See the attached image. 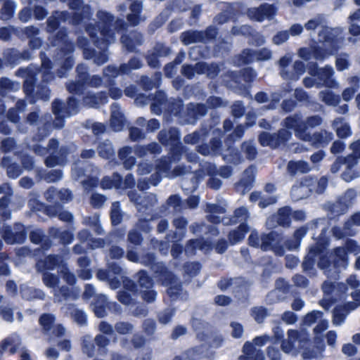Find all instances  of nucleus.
Wrapping results in <instances>:
<instances>
[{
  "label": "nucleus",
  "instance_id": "f257e3e1",
  "mask_svg": "<svg viewBox=\"0 0 360 360\" xmlns=\"http://www.w3.org/2000/svg\"><path fill=\"white\" fill-rule=\"evenodd\" d=\"M97 17L99 20V37L94 39L95 33L94 30L95 28L92 27L91 24L87 25L86 32L98 48V53H96L95 51H91L86 47L88 41L84 37L79 38L78 44L83 49L84 55L86 59L94 58V62L96 64L102 65L108 60V55L106 53L107 45L114 42L115 30L122 27V20H117L114 22L112 16L103 11H99L97 13Z\"/></svg>",
  "mask_w": 360,
  "mask_h": 360
},
{
  "label": "nucleus",
  "instance_id": "f03ea898",
  "mask_svg": "<svg viewBox=\"0 0 360 360\" xmlns=\"http://www.w3.org/2000/svg\"><path fill=\"white\" fill-rule=\"evenodd\" d=\"M322 249L323 246L319 243H316L315 245L310 247L303 262L304 269H310L318 258L319 259L318 266L320 269L326 270V272L328 274L331 271L330 267L334 269H345L347 267L348 265V252L345 246L334 249L332 253L333 259V265L329 264L326 257H321Z\"/></svg>",
  "mask_w": 360,
  "mask_h": 360
},
{
  "label": "nucleus",
  "instance_id": "7ed1b4c3",
  "mask_svg": "<svg viewBox=\"0 0 360 360\" xmlns=\"http://www.w3.org/2000/svg\"><path fill=\"white\" fill-rule=\"evenodd\" d=\"M300 118L298 116L288 117L284 120L283 126L287 129H292L295 135L300 139L309 142L316 148L327 145L333 137L330 132L321 131L314 134L304 133V128L300 125Z\"/></svg>",
  "mask_w": 360,
  "mask_h": 360
},
{
  "label": "nucleus",
  "instance_id": "20e7f679",
  "mask_svg": "<svg viewBox=\"0 0 360 360\" xmlns=\"http://www.w3.org/2000/svg\"><path fill=\"white\" fill-rule=\"evenodd\" d=\"M329 32L328 29L322 28L318 34V42L321 46H312L307 48H301L298 51V55L305 60L311 58L316 60H323L330 55H333L338 50V46L336 44L328 43L326 37H322L323 34Z\"/></svg>",
  "mask_w": 360,
  "mask_h": 360
},
{
  "label": "nucleus",
  "instance_id": "39448f33",
  "mask_svg": "<svg viewBox=\"0 0 360 360\" xmlns=\"http://www.w3.org/2000/svg\"><path fill=\"white\" fill-rule=\"evenodd\" d=\"M309 74L317 79V86H326L329 88H337L338 83L332 78L334 70L332 67L326 66L323 68H318L316 63L309 68Z\"/></svg>",
  "mask_w": 360,
  "mask_h": 360
},
{
  "label": "nucleus",
  "instance_id": "423d86ee",
  "mask_svg": "<svg viewBox=\"0 0 360 360\" xmlns=\"http://www.w3.org/2000/svg\"><path fill=\"white\" fill-rule=\"evenodd\" d=\"M169 169L170 163H169L166 160H160L156 166L155 174L151 176V181L150 184L151 185L156 186L160 182V176L162 175L173 178L183 175L188 171V169L181 165L176 167L171 172H169Z\"/></svg>",
  "mask_w": 360,
  "mask_h": 360
},
{
  "label": "nucleus",
  "instance_id": "0eeeda50",
  "mask_svg": "<svg viewBox=\"0 0 360 360\" xmlns=\"http://www.w3.org/2000/svg\"><path fill=\"white\" fill-rule=\"evenodd\" d=\"M78 105L75 99L72 98H70L68 103L67 106L65 108V112L63 110V103L58 101L56 100L53 103V112L56 115V120L54 122V124L58 128H61L64 125L63 116L64 113H65L68 116L74 115L77 112Z\"/></svg>",
  "mask_w": 360,
  "mask_h": 360
},
{
  "label": "nucleus",
  "instance_id": "6e6552de",
  "mask_svg": "<svg viewBox=\"0 0 360 360\" xmlns=\"http://www.w3.org/2000/svg\"><path fill=\"white\" fill-rule=\"evenodd\" d=\"M354 302H349L344 307H336L333 312V323L335 326L341 325L347 315V314L358 306H360V290H356L352 293Z\"/></svg>",
  "mask_w": 360,
  "mask_h": 360
},
{
  "label": "nucleus",
  "instance_id": "1a4fd4ad",
  "mask_svg": "<svg viewBox=\"0 0 360 360\" xmlns=\"http://www.w3.org/2000/svg\"><path fill=\"white\" fill-rule=\"evenodd\" d=\"M276 11L273 5L264 4L259 7L248 9L246 14L250 20L262 22L264 20H272L276 15Z\"/></svg>",
  "mask_w": 360,
  "mask_h": 360
},
{
  "label": "nucleus",
  "instance_id": "9d476101",
  "mask_svg": "<svg viewBox=\"0 0 360 360\" xmlns=\"http://www.w3.org/2000/svg\"><path fill=\"white\" fill-rule=\"evenodd\" d=\"M291 137V132L287 129H282L278 134L271 135L269 133L264 132L260 134L259 141L264 146H270L276 148L280 144L285 143Z\"/></svg>",
  "mask_w": 360,
  "mask_h": 360
},
{
  "label": "nucleus",
  "instance_id": "9b49d317",
  "mask_svg": "<svg viewBox=\"0 0 360 360\" xmlns=\"http://www.w3.org/2000/svg\"><path fill=\"white\" fill-rule=\"evenodd\" d=\"M315 184L314 179L307 176L295 184L291 190V196L294 200H299L308 197L313 191Z\"/></svg>",
  "mask_w": 360,
  "mask_h": 360
},
{
  "label": "nucleus",
  "instance_id": "f8f14e48",
  "mask_svg": "<svg viewBox=\"0 0 360 360\" xmlns=\"http://www.w3.org/2000/svg\"><path fill=\"white\" fill-rule=\"evenodd\" d=\"M219 71V69L217 65L208 66L204 63H198L194 68L189 65H184L182 68V74L188 78L193 77L195 72L198 74L207 73L210 77H213L217 75Z\"/></svg>",
  "mask_w": 360,
  "mask_h": 360
},
{
  "label": "nucleus",
  "instance_id": "ddd939ff",
  "mask_svg": "<svg viewBox=\"0 0 360 360\" xmlns=\"http://www.w3.org/2000/svg\"><path fill=\"white\" fill-rule=\"evenodd\" d=\"M241 63H249L255 60H268L272 57V52L267 48L256 51L245 49L240 55Z\"/></svg>",
  "mask_w": 360,
  "mask_h": 360
},
{
  "label": "nucleus",
  "instance_id": "4468645a",
  "mask_svg": "<svg viewBox=\"0 0 360 360\" xmlns=\"http://www.w3.org/2000/svg\"><path fill=\"white\" fill-rule=\"evenodd\" d=\"M60 44L63 46V47L61 48L63 56H67L63 67L66 70L70 69L73 65V61L72 58L68 55L73 51V46L66 38L65 32L62 30L59 32L53 46H59Z\"/></svg>",
  "mask_w": 360,
  "mask_h": 360
},
{
  "label": "nucleus",
  "instance_id": "2eb2a0df",
  "mask_svg": "<svg viewBox=\"0 0 360 360\" xmlns=\"http://www.w3.org/2000/svg\"><path fill=\"white\" fill-rule=\"evenodd\" d=\"M300 334L297 330L290 329L287 333V338L281 342V349L283 352L295 356L298 354V349L295 345L299 341Z\"/></svg>",
  "mask_w": 360,
  "mask_h": 360
},
{
  "label": "nucleus",
  "instance_id": "dca6fc26",
  "mask_svg": "<svg viewBox=\"0 0 360 360\" xmlns=\"http://www.w3.org/2000/svg\"><path fill=\"white\" fill-rule=\"evenodd\" d=\"M15 231L10 229L8 226L4 227L3 237L5 241L10 244L22 243L25 239V233L23 226L16 224Z\"/></svg>",
  "mask_w": 360,
  "mask_h": 360
},
{
  "label": "nucleus",
  "instance_id": "f3484780",
  "mask_svg": "<svg viewBox=\"0 0 360 360\" xmlns=\"http://www.w3.org/2000/svg\"><path fill=\"white\" fill-rule=\"evenodd\" d=\"M70 8L76 11L75 13L74 22L76 24L80 23V21L84 19H89L91 15L90 8L87 5H84L82 0H70Z\"/></svg>",
  "mask_w": 360,
  "mask_h": 360
},
{
  "label": "nucleus",
  "instance_id": "a211bd4d",
  "mask_svg": "<svg viewBox=\"0 0 360 360\" xmlns=\"http://www.w3.org/2000/svg\"><path fill=\"white\" fill-rule=\"evenodd\" d=\"M88 167L89 169L85 170L86 174H83L82 172L80 173V171L79 170V168H77V166H75L72 169V176L76 179H79L82 176H86V178H87L86 179H85L84 180H82V183L85 190H87V189L90 188L91 187L96 186L98 183V177L96 176V175H94L91 173V172L92 171L93 172L96 173V174H97L96 169H95V171H93L91 166H90V165H88Z\"/></svg>",
  "mask_w": 360,
  "mask_h": 360
},
{
  "label": "nucleus",
  "instance_id": "6ab92c4d",
  "mask_svg": "<svg viewBox=\"0 0 360 360\" xmlns=\"http://www.w3.org/2000/svg\"><path fill=\"white\" fill-rule=\"evenodd\" d=\"M274 233H270L260 238H259L257 232L252 231L248 238L249 244L254 247L261 246L264 250H267L273 247V239Z\"/></svg>",
  "mask_w": 360,
  "mask_h": 360
},
{
  "label": "nucleus",
  "instance_id": "aec40b11",
  "mask_svg": "<svg viewBox=\"0 0 360 360\" xmlns=\"http://www.w3.org/2000/svg\"><path fill=\"white\" fill-rule=\"evenodd\" d=\"M352 150H354V154L352 156H349L347 159V162L348 164V169L343 172L342 174V178L346 181H350L354 178L356 177L353 174H352L351 167L354 165H356L357 161L356 158L360 157V142L354 143L351 145Z\"/></svg>",
  "mask_w": 360,
  "mask_h": 360
},
{
  "label": "nucleus",
  "instance_id": "412c9836",
  "mask_svg": "<svg viewBox=\"0 0 360 360\" xmlns=\"http://www.w3.org/2000/svg\"><path fill=\"white\" fill-rule=\"evenodd\" d=\"M77 72L78 74V81L77 83L70 82L67 88L70 92L79 93L81 90V87L87 82L88 75L86 73V68L84 65H79L77 68Z\"/></svg>",
  "mask_w": 360,
  "mask_h": 360
},
{
  "label": "nucleus",
  "instance_id": "4be33fe9",
  "mask_svg": "<svg viewBox=\"0 0 360 360\" xmlns=\"http://www.w3.org/2000/svg\"><path fill=\"white\" fill-rule=\"evenodd\" d=\"M124 124V117L117 103L111 106L110 126L115 131L122 130Z\"/></svg>",
  "mask_w": 360,
  "mask_h": 360
},
{
  "label": "nucleus",
  "instance_id": "5701e85b",
  "mask_svg": "<svg viewBox=\"0 0 360 360\" xmlns=\"http://www.w3.org/2000/svg\"><path fill=\"white\" fill-rule=\"evenodd\" d=\"M321 18L320 17H316L311 20H309L306 24H305V28L308 31L314 30L316 28H319V33L322 30V28H326L329 30V32L326 34H323L322 37H326L328 43L332 44H338V40L335 39L333 37H332V32L333 30L326 27H323L321 25Z\"/></svg>",
  "mask_w": 360,
  "mask_h": 360
},
{
  "label": "nucleus",
  "instance_id": "b1692460",
  "mask_svg": "<svg viewBox=\"0 0 360 360\" xmlns=\"http://www.w3.org/2000/svg\"><path fill=\"white\" fill-rule=\"evenodd\" d=\"M253 181L254 169L252 167H249L244 172L242 179L237 184V191L242 195H244L248 191L250 190Z\"/></svg>",
  "mask_w": 360,
  "mask_h": 360
},
{
  "label": "nucleus",
  "instance_id": "393cba45",
  "mask_svg": "<svg viewBox=\"0 0 360 360\" xmlns=\"http://www.w3.org/2000/svg\"><path fill=\"white\" fill-rule=\"evenodd\" d=\"M244 355L239 357L240 360H264V356L253 344L246 342L243 346Z\"/></svg>",
  "mask_w": 360,
  "mask_h": 360
},
{
  "label": "nucleus",
  "instance_id": "a878e982",
  "mask_svg": "<svg viewBox=\"0 0 360 360\" xmlns=\"http://www.w3.org/2000/svg\"><path fill=\"white\" fill-rule=\"evenodd\" d=\"M207 212L209 213L207 215V219L213 224H218L220 221H223L224 224L228 222L224 221V217L223 215L225 212V209L223 207L209 205L207 207Z\"/></svg>",
  "mask_w": 360,
  "mask_h": 360
},
{
  "label": "nucleus",
  "instance_id": "bb28decb",
  "mask_svg": "<svg viewBox=\"0 0 360 360\" xmlns=\"http://www.w3.org/2000/svg\"><path fill=\"white\" fill-rule=\"evenodd\" d=\"M158 138L163 144L176 146L179 139V133L175 128L162 130L159 133Z\"/></svg>",
  "mask_w": 360,
  "mask_h": 360
},
{
  "label": "nucleus",
  "instance_id": "cd10ccee",
  "mask_svg": "<svg viewBox=\"0 0 360 360\" xmlns=\"http://www.w3.org/2000/svg\"><path fill=\"white\" fill-rule=\"evenodd\" d=\"M63 258L59 256L49 255L44 259L39 260L37 266L39 271L52 270L63 263Z\"/></svg>",
  "mask_w": 360,
  "mask_h": 360
},
{
  "label": "nucleus",
  "instance_id": "c85d7f7f",
  "mask_svg": "<svg viewBox=\"0 0 360 360\" xmlns=\"http://www.w3.org/2000/svg\"><path fill=\"white\" fill-rule=\"evenodd\" d=\"M250 200L252 202H258L259 206L264 208L269 205L274 204L276 202V198L259 192H253L250 196Z\"/></svg>",
  "mask_w": 360,
  "mask_h": 360
},
{
  "label": "nucleus",
  "instance_id": "c756f323",
  "mask_svg": "<svg viewBox=\"0 0 360 360\" xmlns=\"http://www.w3.org/2000/svg\"><path fill=\"white\" fill-rule=\"evenodd\" d=\"M131 153L132 148L128 146L123 147L119 150V158L127 169H131L136 164V158L131 155Z\"/></svg>",
  "mask_w": 360,
  "mask_h": 360
},
{
  "label": "nucleus",
  "instance_id": "7c9ffc66",
  "mask_svg": "<svg viewBox=\"0 0 360 360\" xmlns=\"http://www.w3.org/2000/svg\"><path fill=\"white\" fill-rule=\"evenodd\" d=\"M141 41L142 36L137 32H131L122 37L123 46L129 51H132L136 46L140 45Z\"/></svg>",
  "mask_w": 360,
  "mask_h": 360
},
{
  "label": "nucleus",
  "instance_id": "2f4dec72",
  "mask_svg": "<svg viewBox=\"0 0 360 360\" xmlns=\"http://www.w3.org/2000/svg\"><path fill=\"white\" fill-rule=\"evenodd\" d=\"M110 303L108 302L104 295H99L94 303L93 310L98 317H103L107 314L106 309L110 308Z\"/></svg>",
  "mask_w": 360,
  "mask_h": 360
},
{
  "label": "nucleus",
  "instance_id": "473e14b6",
  "mask_svg": "<svg viewBox=\"0 0 360 360\" xmlns=\"http://www.w3.org/2000/svg\"><path fill=\"white\" fill-rule=\"evenodd\" d=\"M20 345V339L17 334H12L6 338L1 343V347L3 351H6L9 349L11 354H14L17 352Z\"/></svg>",
  "mask_w": 360,
  "mask_h": 360
},
{
  "label": "nucleus",
  "instance_id": "72a5a7b5",
  "mask_svg": "<svg viewBox=\"0 0 360 360\" xmlns=\"http://www.w3.org/2000/svg\"><path fill=\"white\" fill-rule=\"evenodd\" d=\"M311 169L308 162L302 160L290 161L288 165V171L292 175H295L297 173H306Z\"/></svg>",
  "mask_w": 360,
  "mask_h": 360
},
{
  "label": "nucleus",
  "instance_id": "f704fd0d",
  "mask_svg": "<svg viewBox=\"0 0 360 360\" xmlns=\"http://www.w3.org/2000/svg\"><path fill=\"white\" fill-rule=\"evenodd\" d=\"M160 147L156 143H152L148 146H138L134 148V153L139 158H143L148 153H160Z\"/></svg>",
  "mask_w": 360,
  "mask_h": 360
},
{
  "label": "nucleus",
  "instance_id": "c9c22d12",
  "mask_svg": "<svg viewBox=\"0 0 360 360\" xmlns=\"http://www.w3.org/2000/svg\"><path fill=\"white\" fill-rule=\"evenodd\" d=\"M333 128L335 129L337 135L340 138H346L351 134L350 127L347 123L345 122L342 118H338L333 122Z\"/></svg>",
  "mask_w": 360,
  "mask_h": 360
},
{
  "label": "nucleus",
  "instance_id": "e433bc0d",
  "mask_svg": "<svg viewBox=\"0 0 360 360\" xmlns=\"http://www.w3.org/2000/svg\"><path fill=\"white\" fill-rule=\"evenodd\" d=\"M167 102L165 96L163 92H158L155 97L154 101L151 103V110L155 114L159 115L162 109H166Z\"/></svg>",
  "mask_w": 360,
  "mask_h": 360
},
{
  "label": "nucleus",
  "instance_id": "4c0bfd02",
  "mask_svg": "<svg viewBox=\"0 0 360 360\" xmlns=\"http://www.w3.org/2000/svg\"><path fill=\"white\" fill-rule=\"evenodd\" d=\"M248 231V226L245 224H241L237 229L229 233V239L230 243L233 245L240 242Z\"/></svg>",
  "mask_w": 360,
  "mask_h": 360
},
{
  "label": "nucleus",
  "instance_id": "58836bf2",
  "mask_svg": "<svg viewBox=\"0 0 360 360\" xmlns=\"http://www.w3.org/2000/svg\"><path fill=\"white\" fill-rule=\"evenodd\" d=\"M195 249L207 251L211 249L210 242H202L201 239L191 240L186 247V252L188 254H193Z\"/></svg>",
  "mask_w": 360,
  "mask_h": 360
},
{
  "label": "nucleus",
  "instance_id": "ea45409f",
  "mask_svg": "<svg viewBox=\"0 0 360 360\" xmlns=\"http://www.w3.org/2000/svg\"><path fill=\"white\" fill-rule=\"evenodd\" d=\"M108 98L103 93L98 95L86 96L84 98V103L89 107H97L100 104L106 103Z\"/></svg>",
  "mask_w": 360,
  "mask_h": 360
},
{
  "label": "nucleus",
  "instance_id": "a19ab883",
  "mask_svg": "<svg viewBox=\"0 0 360 360\" xmlns=\"http://www.w3.org/2000/svg\"><path fill=\"white\" fill-rule=\"evenodd\" d=\"M206 348L205 347H195L188 350L183 356L184 360H198L206 355L205 351Z\"/></svg>",
  "mask_w": 360,
  "mask_h": 360
},
{
  "label": "nucleus",
  "instance_id": "79ce46f5",
  "mask_svg": "<svg viewBox=\"0 0 360 360\" xmlns=\"http://www.w3.org/2000/svg\"><path fill=\"white\" fill-rule=\"evenodd\" d=\"M323 350H324L323 345H321V347H306L302 352V356L304 359H307V360H311L314 359H316L321 355Z\"/></svg>",
  "mask_w": 360,
  "mask_h": 360
},
{
  "label": "nucleus",
  "instance_id": "37998d69",
  "mask_svg": "<svg viewBox=\"0 0 360 360\" xmlns=\"http://www.w3.org/2000/svg\"><path fill=\"white\" fill-rule=\"evenodd\" d=\"M58 146V141L54 139L50 140L49 143V148L45 147H42L39 144H33L31 146L32 150L38 155H44L47 153H50L51 155L53 154L55 148Z\"/></svg>",
  "mask_w": 360,
  "mask_h": 360
},
{
  "label": "nucleus",
  "instance_id": "c03bdc74",
  "mask_svg": "<svg viewBox=\"0 0 360 360\" xmlns=\"http://www.w3.org/2000/svg\"><path fill=\"white\" fill-rule=\"evenodd\" d=\"M101 186L104 189L117 188L120 186V176L115 173L111 177L106 176L101 181Z\"/></svg>",
  "mask_w": 360,
  "mask_h": 360
},
{
  "label": "nucleus",
  "instance_id": "a18cd8bd",
  "mask_svg": "<svg viewBox=\"0 0 360 360\" xmlns=\"http://www.w3.org/2000/svg\"><path fill=\"white\" fill-rule=\"evenodd\" d=\"M298 116L300 118V125L304 128V133H307V130L309 128H313L321 124L322 120L318 115H314L308 117L306 120L303 121L299 115H294L292 117Z\"/></svg>",
  "mask_w": 360,
  "mask_h": 360
},
{
  "label": "nucleus",
  "instance_id": "49530a36",
  "mask_svg": "<svg viewBox=\"0 0 360 360\" xmlns=\"http://www.w3.org/2000/svg\"><path fill=\"white\" fill-rule=\"evenodd\" d=\"M320 98L328 105H336L340 103V98L338 95L333 94L329 90H324L320 92Z\"/></svg>",
  "mask_w": 360,
  "mask_h": 360
},
{
  "label": "nucleus",
  "instance_id": "de8ad7c7",
  "mask_svg": "<svg viewBox=\"0 0 360 360\" xmlns=\"http://www.w3.org/2000/svg\"><path fill=\"white\" fill-rule=\"evenodd\" d=\"M20 293L22 297L26 300H30L36 297L43 299L44 297V294L42 292L27 285H22L21 287Z\"/></svg>",
  "mask_w": 360,
  "mask_h": 360
},
{
  "label": "nucleus",
  "instance_id": "09e8293b",
  "mask_svg": "<svg viewBox=\"0 0 360 360\" xmlns=\"http://www.w3.org/2000/svg\"><path fill=\"white\" fill-rule=\"evenodd\" d=\"M129 198L138 205H143V207H148V206L153 205L156 201V196L153 194L145 195L143 197L135 198L133 193L129 194Z\"/></svg>",
  "mask_w": 360,
  "mask_h": 360
},
{
  "label": "nucleus",
  "instance_id": "8fccbe9b",
  "mask_svg": "<svg viewBox=\"0 0 360 360\" xmlns=\"http://www.w3.org/2000/svg\"><path fill=\"white\" fill-rule=\"evenodd\" d=\"M291 210L289 207H283L278 210L276 216L278 224L289 226L291 219Z\"/></svg>",
  "mask_w": 360,
  "mask_h": 360
},
{
  "label": "nucleus",
  "instance_id": "3c124183",
  "mask_svg": "<svg viewBox=\"0 0 360 360\" xmlns=\"http://www.w3.org/2000/svg\"><path fill=\"white\" fill-rule=\"evenodd\" d=\"M293 72H289L286 79L297 80L300 75L304 74L305 72L304 63L300 60L295 61L293 65Z\"/></svg>",
  "mask_w": 360,
  "mask_h": 360
},
{
  "label": "nucleus",
  "instance_id": "603ef678",
  "mask_svg": "<svg viewBox=\"0 0 360 360\" xmlns=\"http://www.w3.org/2000/svg\"><path fill=\"white\" fill-rule=\"evenodd\" d=\"M126 68V65H122L120 69H117L114 66H108L104 70V77L110 80L111 77L115 78L120 73H127L128 70H127Z\"/></svg>",
  "mask_w": 360,
  "mask_h": 360
},
{
  "label": "nucleus",
  "instance_id": "864d4df0",
  "mask_svg": "<svg viewBox=\"0 0 360 360\" xmlns=\"http://www.w3.org/2000/svg\"><path fill=\"white\" fill-rule=\"evenodd\" d=\"M15 4L13 1H6L0 12V18L4 20H8L13 14Z\"/></svg>",
  "mask_w": 360,
  "mask_h": 360
},
{
  "label": "nucleus",
  "instance_id": "5fc2aeb1",
  "mask_svg": "<svg viewBox=\"0 0 360 360\" xmlns=\"http://www.w3.org/2000/svg\"><path fill=\"white\" fill-rule=\"evenodd\" d=\"M200 39V33L194 31L184 32L181 35V41L186 45L199 41Z\"/></svg>",
  "mask_w": 360,
  "mask_h": 360
},
{
  "label": "nucleus",
  "instance_id": "6e6d98bb",
  "mask_svg": "<svg viewBox=\"0 0 360 360\" xmlns=\"http://www.w3.org/2000/svg\"><path fill=\"white\" fill-rule=\"evenodd\" d=\"M98 153L100 156L104 158H110L114 155V149L110 141H106L102 143L98 147Z\"/></svg>",
  "mask_w": 360,
  "mask_h": 360
},
{
  "label": "nucleus",
  "instance_id": "4d7b16f0",
  "mask_svg": "<svg viewBox=\"0 0 360 360\" xmlns=\"http://www.w3.org/2000/svg\"><path fill=\"white\" fill-rule=\"evenodd\" d=\"M220 141L218 140H214L212 143V147L210 148L207 146H200L198 148V152L204 155L210 154H215L218 152L220 146Z\"/></svg>",
  "mask_w": 360,
  "mask_h": 360
},
{
  "label": "nucleus",
  "instance_id": "13d9d810",
  "mask_svg": "<svg viewBox=\"0 0 360 360\" xmlns=\"http://www.w3.org/2000/svg\"><path fill=\"white\" fill-rule=\"evenodd\" d=\"M291 60L292 58L290 56H285L282 57L278 61L281 75L282 76L283 78L285 79L288 78V75L290 72L287 70V68L290 63H291Z\"/></svg>",
  "mask_w": 360,
  "mask_h": 360
},
{
  "label": "nucleus",
  "instance_id": "bf43d9fd",
  "mask_svg": "<svg viewBox=\"0 0 360 360\" xmlns=\"http://www.w3.org/2000/svg\"><path fill=\"white\" fill-rule=\"evenodd\" d=\"M110 216L113 224H118L121 222L122 214L120 209L119 202H115L112 203Z\"/></svg>",
  "mask_w": 360,
  "mask_h": 360
},
{
  "label": "nucleus",
  "instance_id": "052dcab7",
  "mask_svg": "<svg viewBox=\"0 0 360 360\" xmlns=\"http://www.w3.org/2000/svg\"><path fill=\"white\" fill-rule=\"evenodd\" d=\"M248 217L249 214L247 208L241 207L236 210L234 217L232 220L233 223L240 222L241 224H244L243 221H246Z\"/></svg>",
  "mask_w": 360,
  "mask_h": 360
},
{
  "label": "nucleus",
  "instance_id": "680f3d73",
  "mask_svg": "<svg viewBox=\"0 0 360 360\" xmlns=\"http://www.w3.org/2000/svg\"><path fill=\"white\" fill-rule=\"evenodd\" d=\"M82 351L84 354H87L89 357L93 356L94 353V346L90 336L84 337L82 342Z\"/></svg>",
  "mask_w": 360,
  "mask_h": 360
},
{
  "label": "nucleus",
  "instance_id": "e2e57ef3",
  "mask_svg": "<svg viewBox=\"0 0 360 360\" xmlns=\"http://www.w3.org/2000/svg\"><path fill=\"white\" fill-rule=\"evenodd\" d=\"M323 314L319 311H313L307 314L304 318V323L307 326H310L316 322H318L322 318Z\"/></svg>",
  "mask_w": 360,
  "mask_h": 360
},
{
  "label": "nucleus",
  "instance_id": "0e129e2a",
  "mask_svg": "<svg viewBox=\"0 0 360 360\" xmlns=\"http://www.w3.org/2000/svg\"><path fill=\"white\" fill-rule=\"evenodd\" d=\"M97 277L100 280H110V285L112 288H117L119 286L120 281L110 278V272L105 270H99L97 273Z\"/></svg>",
  "mask_w": 360,
  "mask_h": 360
},
{
  "label": "nucleus",
  "instance_id": "69168bd1",
  "mask_svg": "<svg viewBox=\"0 0 360 360\" xmlns=\"http://www.w3.org/2000/svg\"><path fill=\"white\" fill-rule=\"evenodd\" d=\"M64 15L63 12H56L53 15L51 16L47 21L48 31L53 32L58 25L59 19Z\"/></svg>",
  "mask_w": 360,
  "mask_h": 360
},
{
  "label": "nucleus",
  "instance_id": "338daca9",
  "mask_svg": "<svg viewBox=\"0 0 360 360\" xmlns=\"http://www.w3.org/2000/svg\"><path fill=\"white\" fill-rule=\"evenodd\" d=\"M53 321L54 316L51 314H43L39 319L40 325L46 331H49L51 329Z\"/></svg>",
  "mask_w": 360,
  "mask_h": 360
},
{
  "label": "nucleus",
  "instance_id": "774afa93",
  "mask_svg": "<svg viewBox=\"0 0 360 360\" xmlns=\"http://www.w3.org/2000/svg\"><path fill=\"white\" fill-rule=\"evenodd\" d=\"M43 282L49 288H55L58 283V278L53 274L46 272L43 274Z\"/></svg>",
  "mask_w": 360,
  "mask_h": 360
}]
</instances>
